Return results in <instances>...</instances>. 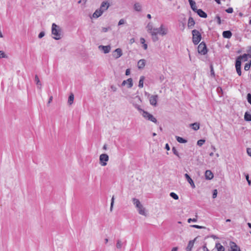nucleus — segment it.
<instances>
[{
	"label": "nucleus",
	"instance_id": "obj_9",
	"mask_svg": "<svg viewBox=\"0 0 251 251\" xmlns=\"http://www.w3.org/2000/svg\"><path fill=\"white\" fill-rule=\"evenodd\" d=\"M248 56L249 54L246 53H244L242 55H239L236 58L235 61L237 62L239 61L240 63L242 64V61L244 62L247 61Z\"/></svg>",
	"mask_w": 251,
	"mask_h": 251
},
{
	"label": "nucleus",
	"instance_id": "obj_41",
	"mask_svg": "<svg viewBox=\"0 0 251 251\" xmlns=\"http://www.w3.org/2000/svg\"><path fill=\"white\" fill-rule=\"evenodd\" d=\"M172 151L174 154L176 155L179 158H180V157L179 155V153H178L177 151L176 150V148L175 147H173Z\"/></svg>",
	"mask_w": 251,
	"mask_h": 251
},
{
	"label": "nucleus",
	"instance_id": "obj_12",
	"mask_svg": "<svg viewBox=\"0 0 251 251\" xmlns=\"http://www.w3.org/2000/svg\"><path fill=\"white\" fill-rule=\"evenodd\" d=\"M184 176L186 180H187V181L189 182V183L191 185L192 188H195L196 186L195 183L192 179L191 178V177H190V176L188 174H185L184 175Z\"/></svg>",
	"mask_w": 251,
	"mask_h": 251
},
{
	"label": "nucleus",
	"instance_id": "obj_48",
	"mask_svg": "<svg viewBox=\"0 0 251 251\" xmlns=\"http://www.w3.org/2000/svg\"><path fill=\"white\" fill-rule=\"evenodd\" d=\"M114 202V196H113L112 197V199H111V205H110V210L111 211H112V209L113 208Z\"/></svg>",
	"mask_w": 251,
	"mask_h": 251
},
{
	"label": "nucleus",
	"instance_id": "obj_32",
	"mask_svg": "<svg viewBox=\"0 0 251 251\" xmlns=\"http://www.w3.org/2000/svg\"><path fill=\"white\" fill-rule=\"evenodd\" d=\"M34 81L36 82V85L38 86V87L40 89L42 84L40 81L38 76L37 75L35 76Z\"/></svg>",
	"mask_w": 251,
	"mask_h": 251
},
{
	"label": "nucleus",
	"instance_id": "obj_5",
	"mask_svg": "<svg viewBox=\"0 0 251 251\" xmlns=\"http://www.w3.org/2000/svg\"><path fill=\"white\" fill-rule=\"evenodd\" d=\"M109 160V156L106 153H102L100 156V164L102 166H105L107 164V162Z\"/></svg>",
	"mask_w": 251,
	"mask_h": 251
},
{
	"label": "nucleus",
	"instance_id": "obj_60",
	"mask_svg": "<svg viewBox=\"0 0 251 251\" xmlns=\"http://www.w3.org/2000/svg\"><path fill=\"white\" fill-rule=\"evenodd\" d=\"M145 42H146L145 39L144 38L141 37V38H140V42H141V43L142 44H145Z\"/></svg>",
	"mask_w": 251,
	"mask_h": 251
},
{
	"label": "nucleus",
	"instance_id": "obj_14",
	"mask_svg": "<svg viewBox=\"0 0 251 251\" xmlns=\"http://www.w3.org/2000/svg\"><path fill=\"white\" fill-rule=\"evenodd\" d=\"M99 48L100 49H101L104 53H109L111 50V47L110 45H108V46L100 45L99 47Z\"/></svg>",
	"mask_w": 251,
	"mask_h": 251
},
{
	"label": "nucleus",
	"instance_id": "obj_35",
	"mask_svg": "<svg viewBox=\"0 0 251 251\" xmlns=\"http://www.w3.org/2000/svg\"><path fill=\"white\" fill-rule=\"evenodd\" d=\"M210 75L212 77H215V74L214 71V68L213 66L212 63H210Z\"/></svg>",
	"mask_w": 251,
	"mask_h": 251
},
{
	"label": "nucleus",
	"instance_id": "obj_1",
	"mask_svg": "<svg viewBox=\"0 0 251 251\" xmlns=\"http://www.w3.org/2000/svg\"><path fill=\"white\" fill-rule=\"evenodd\" d=\"M51 33L55 36L53 37L54 39L59 40L61 38V29L59 26L55 23L52 25Z\"/></svg>",
	"mask_w": 251,
	"mask_h": 251
},
{
	"label": "nucleus",
	"instance_id": "obj_54",
	"mask_svg": "<svg viewBox=\"0 0 251 251\" xmlns=\"http://www.w3.org/2000/svg\"><path fill=\"white\" fill-rule=\"evenodd\" d=\"M125 23V20L124 19H121L119 23H118V25H122L124 24Z\"/></svg>",
	"mask_w": 251,
	"mask_h": 251
},
{
	"label": "nucleus",
	"instance_id": "obj_53",
	"mask_svg": "<svg viewBox=\"0 0 251 251\" xmlns=\"http://www.w3.org/2000/svg\"><path fill=\"white\" fill-rule=\"evenodd\" d=\"M159 79L160 82H162L165 79V77H164V75H161L159 76Z\"/></svg>",
	"mask_w": 251,
	"mask_h": 251
},
{
	"label": "nucleus",
	"instance_id": "obj_46",
	"mask_svg": "<svg viewBox=\"0 0 251 251\" xmlns=\"http://www.w3.org/2000/svg\"><path fill=\"white\" fill-rule=\"evenodd\" d=\"M196 218H189L187 220V222L190 223L191 222H196L197 221V215H196Z\"/></svg>",
	"mask_w": 251,
	"mask_h": 251
},
{
	"label": "nucleus",
	"instance_id": "obj_4",
	"mask_svg": "<svg viewBox=\"0 0 251 251\" xmlns=\"http://www.w3.org/2000/svg\"><path fill=\"white\" fill-rule=\"evenodd\" d=\"M198 51L201 55H205L208 52L206 43L204 42H201L198 47Z\"/></svg>",
	"mask_w": 251,
	"mask_h": 251
},
{
	"label": "nucleus",
	"instance_id": "obj_34",
	"mask_svg": "<svg viewBox=\"0 0 251 251\" xmlns=\"http://www.w3.org/2000/svg\"><path fill=\"white\" fill-rule=\"evenodd\" d=\"M145 79L144 76H141L140 77L138 86L139 88H143L144 86V80Z\"/></svg>",
	"mask_w": 251,
	"mask_h": 251
},
{
	"label": "nucleus",
	"instance_id": "obj_24",
	"mask_svg": "<svg viewBox=\"0 0 251 251\" xmlns=\"http://www.w3.org/2000/svg\"><path fill=\"white\" fill-rule=\"evenodd\" d=\"M151 34L152 35V41L155 42L158 40V37L157 36V32H156L155 31H151Z\"/></svg>",
	"mask_w": 251,
	"mask_h": 251
},
{
	"label": "nucleus",
	"instance_id": "obj_47",
	"mask_svg": "<svg viewBox=\"0 0 251 251\" xmlns=\"http://www.w3.org/2000/svg\"><path fill=\"white\" fill-rule=\"evenodd\" d=\"M217 193H218V192H217V189H214L213 191V193H212V198L213 199H215L217 197Z\"/></svg>",
	"mask_w": 251,
	"mask_h": 251
},
{
	"label": "nucleus",
	"instance_id": "obj_59",
	"mask_svg": "<svg viewBox=\"0 0 251 251\" xmlns=\"http://www.w3.org/2000/svg\"><path fill=\"white\" fill-rule=\"evenodd\" d=\"M110 88L113 92H115L117 90V88L114 85H111Z\"/></svg>",
	"mask_w": 251,
	"mask_h": 251
},
{
	"label": "nucleus",
	"instance_id": "obj_45",
	"mask_svg": "<svg viewBox=\"0 0 251 251\" xmlns=\"http://www.w3.org/2000/svg\"><path fill=\"white\" fill-rule=\"evenodd\" d=\"M7 56L2 50H0V58H7Z\"/></svg>",
	"mask_w": 251,
	"mask_h": 251
},
{
	"label": "nucleus",
	"instance_id": "obj_36",
	"mask_svg": "<svg viewBox=\"0 0 251 251\" xmlns=\"http://www.w3.org/2000/svg\"><path fill=\"white\" fill-rule=\"evenodd\" d=\"M205 142V139H200V140H199L198 141H197V145L200 146V147H201L203 145V144Z\"/></svg>",
	"mask_w": 251,
	"mask_h": 251
},
{
	"label": "nucleus",
	"instance_id": "obj_28",
	"mask_svg": "<svg viewBox=\"0 0 251 251\" xmlns=\"http://www.w3.org/2000/svg\"><path fill=\"white\" fill-rule=\"evenodd\" d=\"M190 126L192 127V129L196 131L198 130L200 128V124L198 123L191 124Z\"/></svg>",
	"mask_w": 251,
	"mask_h": 251
},
{
	"label": "nucleus",
	"instance_id": "obj_25",
	"mask_svg": "<svg viewBox=\"0 0 251 251\" xmlns=\"http://www.w3.org/2000/svg\"><path fill=\"white\" fill-rule=\"evenodd\" d=\"M132 201L133 202L134 204L135 205L136 208H138L139 206L142 207V204L140 203L139 200L136 198H133Z\"/></svg>",
	"mask_w": 251,
	"mask_h": 251
},
{
	"label": "nucleus",
	"instance_id": "obj_61",
	"mask_svg": "<svg viewBox=\"0 0 251 251\" xmlns=\"http://www.w3.org/2000/svg\"><path fill=\"white\" fill-rule=\"evenodd\" d=\"M165 149L167 150V151H169L170 150V146L169 145V144L168 143H167L166 145H165Z\"/></svg>",
	"mask_w": 251,
	"mask_h": 251
},
{
	"label": "nucleus",
	"instance_id": "obj_23",
	"mask_svg": "<svg viewBox=\"0 0 251 251\" xmlns=\"http://www.w3.org/2000/svg\"><path fill=\"white\" fill-rule=\"evenodd\" d=\"M146 64V60L145 59H140L138 62V68L139 69H143Z\"/></svg>",
	"mask_w": 251,
	"mask_h": 251
},
{
	"label": "nucleus",
	"instance_id": "obj_58",
	"mask_svg": "<svg viewBox=\"0 0 251 251\" xmlns=\"http://www.w3.org/2000/svg\"><path fill=\"white\" fill-rule=\"evenodd\" d=\"M130 74V69H127L126 71V73H125V75H129Z\"/></svg>",
	"mask_w": 251,
	"mask_h": 251
},
{
	"label": "nucleus",
	"instance_id": "obj_21",
	"mask_svg": "<svg viewBox=\"0 0 251 251\" xmlns=\"http://www.w3.org/2000/svg\"><path fill=\"white\" fill-rule=\"evenodd\" d=\"M102 10H101L100 8L97 9L95 12L93 14V17L94 18H98L100 17L103 13Z\"/></svg>",
	"mask_w": 251,
	"mask_h": 251
},
{
	"label": "nucleus",
	"instance_id": "obj_18",
	"mask_svg": "<svg viewBox=\"0 0 251 251\" xmlns=\"http://www.w3.org/2000/svg\"><path fill=\"white\" fill-rule=\"evenodd\" d=\"M114 52H116L117 53V54L116 55L115 54H113V56L114 57L116 58V59H118L119 58V57H120L122 54H123V53H122V50L120 49V48H117L114 51Z\"/></svg>",
	"mask_w": 251,
	"mask_h": 251
},
{
	"label": "nucleus",
	"instance_id": "obj_51",
	"mask_svg": "<svg viewBox=\"0 0 251 251\" xmlns=\"http://www.w3.org/2000/svg\"><path fill=\"white\" fill-rule=\"evenodd\" d=\"M226 11L227 13H232L233 12V9L232 7H229L226 10Z\"/></svg>",
	"mask_w": 251,
	"mask_h": 251
},
{
	"label": "nucleus",
	"instance_id": "obj_20",
	"mask_svg": "<svg viewBox=\"0 0 251 251\" xmlns=\"http://www.w3.org/2000/svg\"><path fill=\"white\" fill-rule=\"evenodd\" d=\"M190 7L194 12H196L198 9L196 6V4L194 0H188Z\"/></svg>",
	"mask_w": 251,
	"mask_h": 251
},
{
	"label": "nucleus",
	"instance_id": "obj_13",
	"mask_svg": "<svg viewBox=\"0 0 251 251\" xmlns=\"http://www.w3.org/2000/svg\"><path fill=\"white\" fill-rule=\"evenodd\" d=\"M230 245L231 247L230 251H241L240 248L234 242L231 241Z\"/></svg>",
	"mask_w": 251,
	"mask_h": 251
},
{
	"label": "nucleus",
	"instance_id": "obj_42",
	"mask_svg": "<svg viewBox=\"0 0 251 251\" xmlns=\"http://www.w3.org/2000/svg\"><path fill=\"white\" fill-rule=\"evenodd\" d=\"M190 226L194 227V228H198V229L206 228V227L204 226H199V225H191Z\"/></svg>",
	"mask_w": 251,
	"mask_h": 251
},
{
	"label": "nucleus",
	"instance_id": "obj_19",
	"mask_svg": "<svg viewBox=\"0 0 251 251\" xmlns=\"http://www.w3.org/2000/svg\"><path fill=\"white\" fill-rule=\"evenodd\" d=\"M223 36L225 38L229 39L232 36V32L230 30H225L223 32Z\"/></svg>",
	"mask_w": 251,
	"mask_h": 251
},
{
	"label": "nucleus",
	"instance_id": "obj_40",
	"mask_svg": "<svg viewBox=\"0 0 251 251\" xmlns=\"http://www.w3.org/2000/svg\"><path fill=\"white\" fill-rule=\"evenodd\" d=\"M216 90H217V93L220 95V96L221 97L223 94V92L222 87H218Z\"/></svg>",
	"mask_w": 251,
	"mask_h": 251
},
{
	"label": "nucleus",
	"instance_id": "obj_29",
	"mask_svg": "<svg viewBox=\"0 0 251 251\" xmlns=\"http://www.w3.org/2000/svg\"><path fill=\"white\" fill-rule=\"evenodd\" d=\"M176 141L180 143H186L187 142V140L182 137L176 136Z\"/></svg>",
	"mask_w": 251,
	"mask_h": 251
},
{
	"label": "nucleus",
	"instance_id": "obj_55",
	"mask_svg": "<svg viewBox=\"0 0 251 251\" xmlns=\"http://www.w3.org/2000/svg\"><path fill=\"white\" fill-rule=\"evenodd\" d=\"M147 27L148 28V30L151 31L152 29V25L150 23L148 24Z\"/></svg>",
	"mask_w": 251,
	"mask_h": 251
},
{
	"label": "nucleus",
	"instance_id": "obj_6",
	"mask_svg": "<svg viewBox=\"0 0 251 251\" xmlns=\"http://www.w3.org/2000/svg\"><path fill=\"white\" fill-rule=\"evenodd\" d=\"M153 31L157 32L158 34L162 35H165L167 33V29L164 27L163 24L160 25V27L154 28Z\"/></svg>",
	"mask_w": 251,
	"mask_h": 251
},
{
	"label": "nucleus",
	"instance_id": "obj_39",
	"mask_svg": "<svg viewBox=\"0 0 251 251\" xmlns=\"http://www.w3.org/2000/svg\"><path fill=\"white\" fill-rule=\"evenodd\" d=\"M251 66V61L245 64V65L244 66V70L245 71H248L250 69Z\"/></svg>",
	"mask_w": 251,
	"mask_h": 251
},
{
	"label": "nucleus",
	"instance_id": "obj_22",
	"mask_svg": "<svg viewBox=\"0 0 251 251\" xmlns=\"http://www.w3.org/2000/svg\"><path fill=\"white\" fill-rule=\"evenodd\" d=\"M195 24V21L192 17H190L188 19V27L189 28H192Z\"/></svg>",
	"mask_w": 251,
	"mask_h": 251
},
{
	"label": "nucleus",
	"instance_id": "obj_27",
	"mask_svg": "<svg viewBox=\"0 0 251 251\" xmlns=\"http://www.w3.org/2000/svg\"><path fill=\"white\" fill-rule=\"evenodd\" d=\"M137 208L138 211L140 215H146L145 208L142 205V207L139 206Z\"/></svg>",
	"mask_w": 251,
	"mask_h": 251
},
{
	"label": "nucleus",
	"instance_id": "obj_8",
	"mask_svg": "<svg viewBox=\"0 0 251 251\" xmlns=\"http://www.w3.org/2000/svg\"><path fill=\"white\" fill-rule=\"evenodd\" d=\"M110 6V3L108 2V1L105 0L101 2L100 9L103 12L105 11Z\"/></svg>",
	"mask_w": 251,
	"mask_h": 251
},
{
	"label": "nucleus",
	"instance_id": "obj_16",
	"mask_svg": "<svg viewBox=\"0 0 251 251\" xmlns=\"http://www.w3.org/2000/svg\"><path fill=\"white\" fill-rule=\"evenodd\" d=\"M195 12L201 18H206L207 17V14L201 9H198Z\"/></svg>",
	"mask_w": 251,
	"mask_h": 251
},
{
	"label": "nucleus",
	"instance_id": "obj_37",
	"mask_svg": "<svg viewBox=\"0 0 251 251\" xmlns=\"http://www.w3.org/2000/svg\"><path fill=\"white\" fill-rule=\"evenodd\" d=\"M170 196L175 200H177L179 198L178 195L174 192H171Z\"/></svg>",
	"mask_w": 251,
	"mask_h": 251
},
{
	"label": "nucleus",
	"instance_id": "obj_50",
	"mask_svg": "<svg viewBox=\"0 0 251 251\" xmlns=\"http://www.w3.org/2000/svg\"><path fill=\"white\" fill-rule=\"evenodd\" d=\"M215 19L217 20V23L219 25H221V18H220V17L219 15H216V16L215 17Z\"/></svg>",
	"mask_w": 251,
	"mask_h": 251
},
{
	"label": "nucleus",
	"instance_id": "obj_17",
	"mask_svg": "<svg viewBox=\"0 0 251 251\" xmlns=\"http://www.w3.org/2000/svg\"><path fill=\"white\" fill-rule=\"evenodd\" d=\"M235 68H236L237 74L239 76H241L242 75L241 64L240 63V62L239 61H238V62L235 61Z\"/></svg>",
	"mask_w": 251,
	"mask_h": 251
},
{
	"label": "nucleus",
	"instance_id": "obj_11",
	"mask_svg": "<svg viewBox=\"0 0 251 251\" xmlns=\"http://www.w3.org/2000/svg\"><path fill=\"white\" fill-rule=\"evenodd\" d=\"M127 82H128V85L127 88H130L133 86V82H132V79L131 78H129L127 80H124L121 84L122 86H125Z\"/></svg>",
	"mask_w": 251,
	"mask_h": 251
},
{
	"label": "nucleus",
	"instance_id": "obj_7",
	"mask_svg": "<svg viewBox=\"0 0 251 251\" xmlns=\"http://www.w3.org/2000/svg\"><path fill=\"white\" fill-rule=\"evenodd\" d=\"M158 98V96L157 95L151 96L149 98L150 104L152 106H156Z\"/></svg>",
	"mask_w": 251,
	"mask_h": 251
},
{
	"label": "nucleus",
	"instance_id": "obj_33",
	"mask_svg": "<svg viewBox=\"0 0 251 251\" xmlns=\"http://www.w3.org/2000/svg\"><path fill=\"white\" fill-rule=\"evenodd\" d=\"M134 9L138 12H140L142 10V6L139 3H135L134 5Z\"/></svg>",
	"mask_w": 251,
	"mask_h": 251
},
{
	"label": "nucleus",
	"instance_id": "obj_38",
	"mask_svg": "<svg viewBox=\"0 0 251 251\" xmlns=\"http://www.w3.org/2000/svg\"><path fill=\"white\" fill-rule=\"evenodd\" d=\"M244 175L246 177V179L248 183V184L249 185H251V180L249 179V175L247 173H244Z\"/></svg>",
	"mask_w": 251,
	"mask_h": 251
},
{
	"label": "nucleus",
	"instance_id": "obj_31",
	"mask_svg": "<svg viewBox=\"0 0 251 251\" xmlns=\"http://www.w3.org/2000/svg\"><path fill=\"white\" fill-rule=\"evenodd\" d=\"M74 100V95L72 93H71L70 94L69 98H68V104L69 105H71L73 103Z\"/></svg>",
	"mask_w": 251,
	"mask_h": 251
},
{
	"label": "nucleus",
	"instance_id": "obj_15",
	"mask_svg": "<svg viewBox=\"0 0 251 251\" xmlns=\"http://www.w3.org/2000/svg\"><path fill=\"white\" fill-rule=\"evenodd\" d=\"M205 177L206 180H211L213 178L214 175L210 170H208L205 172Z\"/></svg>",
	"mask_w": 251,
	"mask_h": 251
},
{
	"label": "nucleus",
	"instance_id": "obj_49",
	"mask_svg": "<svg viewBox=\"0 0 251 251\" xmlns=\"http://www.w3.org/2000/svg\"><path fill=\"white\" fill-rule=\"evenodd\" d=\"M247 99L248 102L251 104V94L250 93H248L247 96Z\"/></svg>",
	"mask_w": 251,
	"mask_h": 251
},
{
	"label": "nucleus",
	"instance_id": "obj_62",
	"mask_svg": "<svg viewBox=\"0 0 251 251\" xmlns=\"http://www.w3.org/2000/svg\"><path fill=\"white\" fill-rule=\"evenodd\" d=\"M143 47L144 50H146L147 49V48H148L147 44H146V43L143 44Z\"/></svg>",
	"mask_w": 251,
	"mask_h": 251
},
{
	"label": "nucleus",
	"instance_id": "obj_26",
	"mask_svg": "<svg viewBox=\"0 0 251 251\" xmlns=\"http://www.w3.org/2000/svg\"><path fill=\"white\" fill-rule=\"evenodd\" d=\"M244 120L247 122L251 121V114L248 111L246 112L245 113Z\"/></svg>",
	"mask_w": 251,
	"mask_h": 251
},
{
	"label": "nucleus",
	"instance_id": "obj_64",
	"mask_svg": "<svg viewBox=\"0 0 251 251\" xmlns=\"http://www.w3.org/2000/svg\"><path fill=\"white\" fill-rule=\"evenodd\" d=\"M249 56L251 58V46L250 47V50L248 51Z\"/></svg>",
	"mask_w": 251,
	"mask_h": 251
},
{
	"label": "nucleus",
	"instance_id": "obj_43",
	"mask_svg": "<svg viewBox=\"0 0 251 251\" xmlns=\"http://www.w3.org/2000/svg\"><path fill=\"white\" fill-rule=\"evenodd\" d=\"M122 242L120 240L117 241L116 247L117 249H121L122 248Z\"/></svg>",
	"mask_w": 251,
	"mask_h": 251
},
{
	"label": "nucleus",
	"instance_id": "obj_2",
	"mask_svg": "<svg viewBox=\"0 0 251 251\" xmlns=\"http://www.w3.org/2000/svg\"><path fill=\"white\" fill-rule=\"evenodd\" d=\"M192 41L194 45H198L201 39V33L197 29H194L192 31Z\"/></svg>",
	"mask_w": 251,
	"mask_h": 251
},
{
	"label": "nucleus",
	"instance_id": "obj_56",
	"mask_svg": "<svg viewBox=\"0 0 251 251\" xmlns=\"http://www.w3.org/2000/svg\"><path fill=\"white\" fill-rule=\"evenodd\" d=\"M247 153L251 157V149L247 148Z\"/></svg>",
	"mask_w": 251,
	"mask_h": 251
},
{
	"label": "nucleus",
	"instance_id": "obj_3",
	"mask_svg": "<svg viewBox=\"0 0 251 251\" xmlns=\"http://www.w3.org/2000/svg\"><path fill=\"white\" fill-rule=\"evenodd\" d=\"M142 116L146 120L150 121L157 125L159 124V122L157 121L156 119L151 114L146 111H144L142 113Z\"/></svg>",
	"mask_w": 251,
	"mask_h": 251
},
{
	"label": "nucleus",
	"instance_id": "obj_10",
	"mask_svg": "<svg viewBox=\"0 0 251 251\" xmlns=\"http://www.w3.org/2000/svg\"><path fill=\"white\" fill-rule=\"evenodd\" d=\"M198 236L196 237L194 239L189 241L187 246L186 248V251H192V249L194 246V243L196 241Z\"/></svg>",
	"mask_w": 251,
	"mask_h": 251
},
{
	"label": "nucleus",
	"instance_id": "obj_57",
	"mask_svg": "<svg viewBox=\"0 0 251 251\" xmlns=\"http://www.w3.org/2000/svg\"><path fill=\"white\" fill-rule=\"evenodd\" d=\"M202 249L203 251H209V250L206 247V244L205 243L204 245L202 246Z\"/></svg>",
	"mask_w": 251,
	"mask_h": 251
},
{
	"label": "nucleus",
	"instance_id": "obj_52",
	"mask_svg": "<svg viewBox=\"0 0 251 251\" xmlns=\"http://www.w3.org/2000/svg\"><path fill=\"white\" fill-rule=\"evenodd\" d=\"M45 32H44V31L40 32L38 35V38L40 39L42 38V37H43L45 36Z\"/></svg>",
	"mask_w": 251,
	"mask_h": 251
},
{
	"label": "nucleus",
	"instance_id": "obj_44",
	"mask_svg": "<svg viewBox=\"0 0 251 251\" xmlns=\"http://www.w3.org/2000/svg\"><path fill=\"white\" fill-rule=\"evenodd\" d=\"M134 107L140 112H142V113H143V111H145L144 109H142L140 107V106L138 105L137 104H136L134 105Z\"/></svg>",
	"mask_w": 251,
	"mask_h": 251
},
{
	"label": "nucleus",
	"instance_id": "obj_63",
	"mask_svg": "<svg viewBox=\"0 0 251 251\" xmlns=\"http://www.w3.org/2000/svg\"><path fill=\"white\" fill-rule=\"evenodd\" d=\"M178 249V248L177 247H175L173 248L171 251H177Z\"/></svg>",
	"mask_w": 251,
	"mask_h": 251
},
{
	"label": "nucleus",
	"instance_id": "obj_30",
	"mask_svg": "<svg viewBox=\"0 0 251 251\" xmlns=\"http://www.w3.org/2000/svg\"><path fill=\"white\" fill-rule=\"evenodd\" d=\"M215 247L217 248V251H225L224 247L221 245L220 243H216Z\"/></svg>",
	"mask_w": 251,
	"mask_h": 251
}]
</instances>
